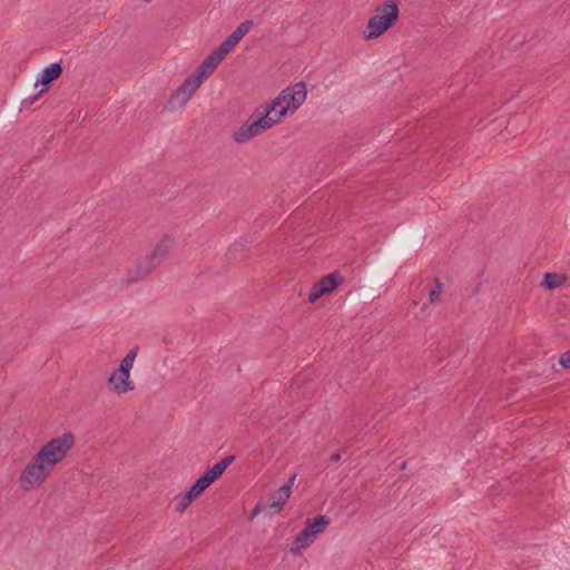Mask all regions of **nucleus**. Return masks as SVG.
Listing matches in <instances>:
<instances>
[{"label": "nucleus", "mask_w": 570, "mask_h": 570, "mask_svg": "<svg viewBox=\"0 0 570 570\" xmlns=\"http://www.w3.org/2000/svg\"><path fill=\"white\" fill-rule=\"evenodd\" d=\"M73 445L75 435L71 432H65L40 448L36 453L37 462L45 463L52 471L67 456Z\"/></svg>", "instance_id": "obj_1"}, {"label": "nucleus", "mask_w": 570, "mask_h": 570, "mask_svg": "<svg viewBox=\"0 0 570 570\" xmlns=\"http://www.w3.org/2000/svg\"><path fill=\"white\" fill-rule=\"evenodd\" d=\"M399 16L400 10L397 3L394 0L385 1L381 7H377L376 13L370 18L366 26V38L374 39L383 35L395 24Z\"/></svg>", "instance_id": "obj_2"}, {"label": "nucleus", "mask_w": 570, "mask_h": 570, "mask_svg": "<svg viewBox=\"0 0 570 570\" xmlns=\"http://www.w3.org/2000/svg\"><path fill=\"white\" fill-rule=\"evenodd\" d=\"M52 471L41 462H37L35 454L31 461L22 470L19 483L23 490H30L41 485Z\"/></svg>", "instance_id": "obj_3"}, {"label": "nucleus", "mask_w": 570, "mask_h": 570, "mask_svg": "<svg viewBox=\"0 0 570 570\" xmlns=\"http://www.w3.org/2000/svg\"><path fill=\"white\" fill-rule=\"evenodd\" d=\"M279 96L285 104V107L278 110V119H283L287 111L294 112L303 105L307 96L306 85L303 81L291 85L282 90Z\"/></svg>", "instance_id": "obj_4"}, {"label": "nucleus", "mask_w": 570, "mask_h": 570, "mask_svg": "<svg viewBox=\"0 0 570 570\" xmlns=\"http://www.w3.org/2000/svg\"><path fill=\"white\" fill-rule=\"evenodd\" d=\"M203 80L194 72L170 95L169 106L171 109L183 107L200 87Z\"/></svg>", "instance_id": "obj_5"}, {"label": "nucleus", "mask_w": 570, "mask_h": 570, "mask_svg": "<svg viewBox=\"0 0 570 570\" xmlns=\"http://www.w3.org/2000/svg\"><path fill=\"white\" fill-rule=\"evenodd\" d=\"M256 118L246 120L239 128L234 132V140L236 142H245L261 135L274 126V121H267L266 117L262 115H255Z\"/></svg>", "instance_id": "obj_6"}, {"label": "nucleus", "mask_w": 570, "mask_h": 570, "mask_svg": "<svg viewBox=\"0 0 570 570\" xmlns=\"http://www.w3.org/2000/svg\"><path fill=\"white\" fill-rule=\"evenodd\" d=\"M108 387L118 394H124L135 390L134 382L130 380V373L120 374V370L114 371L108 379Z\"/></svg>", "instance_id": "obj_7"}, {"label": "nucleus", "mask_w": 570, "mask_h": 570, "mask_svg": "<svg viewBox=\"0 0 570 570\" xmlns=\"http://www.w3.org/2000/svg\"><path fill=\"white\" fill-rule=\"evenodd\" d=\"M214 482L209 474L204 472L188 490L177 493L174 499H196Z\"/></svg>", "instance_id": "obj_8"}, {"label": "nucleus", "mask_w": 570, "mask_h": 570, "mask_svg": "<svg viewBox=\"0 0 570 570\" xmlns=\"http://www.w3.org/2000/svg\"><path fill=\"white\" fill-rule=\"evenodd\" d=\"M286 502L287 501H258V503L255 505V508L248 515V520L252 521L261 513H264L265 517L272 518L275 514H278L284 509Z\"/></svg>", "instance_id": "obj_9"}, {"label": "nucleus", "mask_w": 570, "mask_h": 570, "mask_svg": "<svg viewBox=\"0 0 570 570\" xmlns=\"http://www.w3.org/2000/svg\"><path fill=\"white\" fill-rule=\"evenodd\" d=\"M285 107L281 96L278 95L273 101L266 105H261L255 109L254 115H262L266 117L267 121H274V125L278 124L282 119H278V110Z\"/></svg>", "instance_id": "obj_10"}, {"label": "nucleus", "mask_w": 570, "mask_h": 570, "mask_svg": "<svg viewBox=\"0 0 570 570\" xmlns=\"http://www.w3.org/2000/svg\"><path fill=\"white\" fill-rule=\"evenodd\" d=\"M315 540V534H313L312 530H308L305 525L292 541L289 551L294 556L301 554L302 551L307 549Z\"/></svg>", "instance_id": "obj_11"}, {"label": "nucleus", "mask_w": 570, "mask_h": 570, "mask_svg": "<svg viewBox=\"0 0 570 570\" xmlns=\"http://www.w3.org/2000/svg\"><path fill=\"white\" fill-rule=\"evenodd\" d=\"M63 68L61 66V62H53L46 67L39 78L35 82V87L38 85H42L46 90L47 87H49L55 80H57L62 75Z\"/></svg>", "instance_id": "obj_12"}, {"label": "nucleus", "mask_w": 570, "mask_h": 570, "mask_svg": "<svg viewBox=\"0 0 570 570\" xmlns=\"http://www.w3.org/2000/svg\"><path fill=\"white\" fill-rule=\"evenodd\" d=\"M344 282V277L338 271H334L325 276H323L315 284L323 289L325 294L333 293L342 283Z\"/></svg>", "instance_id": "obj_13"}, {"label": "nucleus", "mask_w": 570, "mask_h": 570, "mask_svg": "<svg viewBox=\"0 0 570 570\" xmlns=\"http://www.w3.org/2000/svg\"><path fill=\"white\" fill-rule=\"evenodd\" d=\"M153 271L148 266L147 261L144 258L136 263L132 269L128 271L127 282L128 283H137L144 278H146Z\"/></svg>", "instance_id": "obj_14"}, {"label": "nucleus", "mask_w": 570, "mask_h": 570, "mask_svg": "<svg viewBox=\"0 0 570 570\" xmlns=\"http://www.w3.org/2000/svg\"><path fill=\"white\" fill-rule=\"evenodd\" d=\"M330 523L331 519L327 515L318 514L314 518H307L305 525L308 530H312V533L317 538L326 530Z\"/></svg>", "instance_id": "obj_15"}, {"label": "nucleus", "mask_w": 570, "mask_h": 570, "mask_svg": "<svg viewBox=\"0 0 570 570\" xmlns=\"http://www.w3.org/2000/svg\"><path fill=\"white\" fill-rule=\"evenodd\" d=\"M568 279V276L562 273H546L541 285L547 289H554L561 287Z\"/></svg>", "instance_id": "obj_16"}, {"label": "nucleus", "mask_w": 570, "mask_h": 570, "mask_svg": "<svg viewBox=\"0 0 570 570\" xmlns=\"http://www.w3.org/2000/svg\"><path fill=\"white\" fill-rule=\"evenodd\" d=\"M235 460V455H227L223 458L219 462H217L214 466L209 468L205 472L209 474V476L216 481L218 480L225 470L229 466V464Z\"/></svg>", "instance_id": "obj_17"}, {"label": "nucleus", "mask_w": 570, "mask_h": 570, "mask_svg": "<svg viewBox=\"0 0 570 570\" xmlns=\"http://www.w3.org/2000/svg\"><path fill=\"white\" fill-rule=\"evenodd\" d=\"M173 244H174L173 237L166 235L155 246L151 254L155 255L156 258H159L160 261L164 262L166 259V257L168 256L169 250L173 247Z\"/></svg>", "instance_id": "obj_18"}, {"label": "nucleus", "mask_w": 570, "mask_h": 570, "mask_svg": "<svg viewBox=\"0 0 570 570\" xmlns=\"http://www.w3.org/2000/svg\"><path fill=\"white\" fill-rule=\"evenodd\" d=\"M253 26L254 22L252 20H245L227 37V39L236 47L238 42L249 32Z\"/></svg>", "instance_id": "obj_19"}, {"label": "nucleus", "mask_w": 570, "mask_h": 570, "mask_svg": "<svg viewBox=\"0 0 570 570\" xmlns=\"http://www.w3.org/2000/svg\"><path fill=\"white\" fill-rule=\"evenodd\" d=\"M247 257L246 248L243 243H234L227 252V258L232 263H239Z\"/></svg>", "instance_id": "obj_20"}, {"label": "nucleus", "mask_w": 570, "mask_h": 570, "mask_svg": "<svg viewBox=\"0 0 570 570\" xmlns=\"http://www.w3.org/2000/svg\"><path fill=\"white\" fill-rule=\"evenodd\" d=\"M137 350L138 347L130 350L127 353V355L120 361L118 368L120 370L121 375H125V373L127 374V372L130 373L134 365V361L137 356Z\"/></svg>", "instance_id": "obj_21"}, {"label": "nucleus", "mask_w": 570, "mask_h": 570, "mask_svg": "<svg viewBox=\"0 0 570 570\" xmlns=\"http://www.w3.org/2000/svg\"><path fill=\"white\" fill-rule=\"evenodd\" d=\"M295 481V475L288 479L286 483H284L277 492L272 497V499H288L292 493V487Z\"/></svg>", "instance_id": "obj_22"}, {"label": "nucleus", "mask_w": 570, "mask_h": 570, "mask_svg": "<svg viewBox=\"0 0 570 570\" xmlns=\"http://www.w3.org/2000/svg\"><path fill=\"white\" fill-rule=\"evenodd\" d=\"M235 48V46L226 38L214 51L222 60Z\"/></svg>", "instance_id": "obj_23"}, {"label": "nucleus", "mask_w": 570, "mask_h": 570, "mask_svg": "<svg viewBox=\"0 0 570 570\" xmlns=\"http://www.w3.org/2000/svg\"><path fill=\"white\" fill-rule=\"evenodd\" d=\"M214 71H215V69L212 68L206 61L203 60V62L197 67L195 73L204 81L210 75H213Z\"/></svg>", "instance_id": "obj_24"}, {"label": "nucleus", "mask_w": 570, "mask_h": 570, "mask_svg": "<svg viewBox=\"0 0 570 570\" xmlns=\"http://www.w3.org/2000/svg\"><path fill=\"white\" fill-rule=\"evenodd\" d=\"M443 285L439 278L435 279V286L430 291L429 298L431 303H434L439 299V296L442 292Z\"/></svg>", "instance_id": "obj_25"}, {"label": "nucleus", "mask_w": 570, "mask_h": 570, "mask_svg": "<svg viewBox=\"0 0 570 570\" xmlns=\"http://www.w3.org/2000/svg\"><path fill=\"white\" fill-rule=\"evenodd\" d=\"M325 293L316 284H314L308 294V302L315 303L318 298H321Z\"/></svg>", "instance_id": "obj_26"}, {"label": "nucleus", "mask_w": 570, "mask_h": 570, "mask_svg": "<svg viewBox=\"0 0 570 570\" xmlns=\"http://www.w3.org/2000/svg\"><path fill=\"white\" fill-rule=\"evenodd\" d=\"M212 68L216 70V68L219 66V63L223 61L219 57H217L216 52L213 50L205 59Z\"/></svg>", "instance_id": "obj_27"}, {"label": "nucleus", "mask_w": 570, "mask_h": 570, "mask_svg": "<svg viewBox=\"0 0 570 570\" xmlns=\"http://www.w3.org/2000/svg\"><path fill=\"white\" fill-rule=\"evenodd\" d=\"M45 89H41L39 92H37L36 95L33 96H29L27 98H24L22 101H21V107L22 108H29L32 104H35L39 97L43 94Z\"/></svg>", "instance_id": "obj_28"}, {"label": "nucleus", "mask_w": 570, "mask_h": 570, "mask_svg": "<svg viewBox=\"0 0 570 570\" xmlns=\"http://www.w3.org/2000/svg\"><path fill=\"white\" fill-rule=\"evenodd\" d=\"M145 259L153 272L163 263V261L156 258L153 254L147 255Z\"/></svg>", "instance_id": "obj_29"}, {"label": "nucleus", "mask_w": 570, "mask_h": 570, "mask_svg": "<svg viewBox=\"0 0 570 570\" xmlns=\"http://www.w3.org/2000/svg\"><path fill=\"white\" fill-rule=\"evenodd\" d=\"M559 363L563 368H570V348L560 356Z\"/></svg>", "instance_id": "obj_30"}, {"label": "nucleus", "mask_w": 570, "mask_h": 570, "mask_svg": "<svg viewBox=\"0 0 570 570\" xmlns=\"http://www.w3.org/2000/svg\"><path fill=\"white\" fill-rule=\"evenodd\" d=\"M193 501H179L178 504L176 505V511L177 512H184L188 507L189 504L191 503Z\"/></svg>", "instance_id": "obj_31"}, {"label": "nucleus", "mask_w": 570, "mask_h": 570, "mask_svg": "<svg viewBox=\"0 0 570 570\" xmlns=\"http://www.w3.org/2000/svg\"><path fill=\"white\" fill-rule=\"evenodd\" d=\"M341 460V453L340 452H335L331 455V461L332 462H338Z\"/></svg>", "instance_id": "obj_32"}, {"label": "nucleus", "mask_w": 570, "mask_h": 570, "mask_svg": "<svg viewBox=\"0 0 570 570\" xmlns=\"http://www.w3.org/2000/svg\"><path fill=\"white\" fill-rule=\"evenodd\" d=\"M401 470H405L406 469V462H403L400 466Z\"/></svg>", "instance_id": "obj_33"}, {"label": "nucleus", "mask_w": 570, "mask_h": 570, "mask_svg": "<svg viewBox=\"0 0 570 570\" xmlns=\"http://www.w3.org/2000/svg\"><path fill=\"white\" fill-rule=\"evenodd\" d=\"M145 2H150L151 0H144Z\"/></svg>", "instance_id": "obj_34"}]
</instances>
